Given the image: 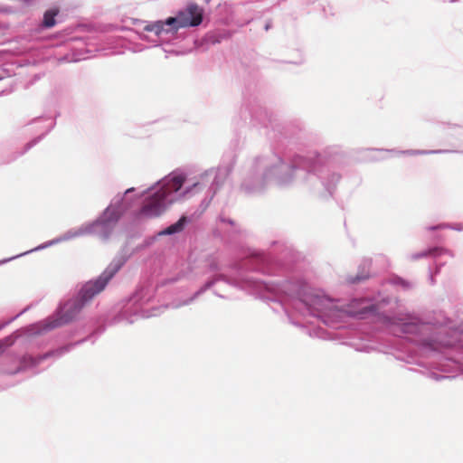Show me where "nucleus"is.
<instances>
[{"mask_svg":"<svg viewBox=\"0 0 463 463\" xmlns=\"http://www.w3.org/2000/svg\"><path fill=\"white\" fill-rule=\"evenodd\" d=\"M118 269L119 266L109 268L95 281L86 283L77 298L66 302L61 307L57 317H52L43 322V330H52L72 321L86 303L105 288Z\"/></svg>","mask_w":463,"mask_h":463,"instance_id":"f257e3e1","label":"nucleus"},{"mask_svg":"<svg viewBox=\"0 0 463 463\" xmlns=\"http://www.w3.org/2000/svg\"><path fill=\"white\" fill-rule=\"evenodd\" d=\"M184 183L183 175H175L165 180L162 186L146 197L140 210V215L154 218L161 215L167 207L178 199L177 192Z\"/></svg>","mask_w":463,"mask_h":463,"instance_id":"f03ea898","label":"nucleus"},{"mask_svg":"<svg viewBox=\"0 0 463 463\" xmlns=\"http://www.w3.org/2000/svg\"><path fill=\"white\" fill-rule=\"evenodd\" d=\"M203 9L196 4H190L183 11H180L175 17L166 19V24L174 30L179 28L197 26L203 21Z\"/></svg>","mask_w":463,"mask_h":463,"instance_id":"7ed1b4c3","label":"nucleus"},{"mask_svg":"<svg viewBox=\"0 0 463 463\" xmlns=\"http://www.w3.org/2000/svg\"><path fill=\"white\" fill-rule=\"evenodd\" d=\"M59 8H51L43 14V25L46 28L53 27L56 24L55 16L59 14Z\"/></svg>","mask_w":463,"mask_h":463,"instance_id":"20e7f679","label":"nucleus"},{"mask_svg":"<svg viewBox=\"0 0 463 463\" xmlns=\"http://www.w3.org/2000/svg\"><path fill=\"white\" fill-rule=\"evenodd\" d=\"M186 222V218L184 216L181 217L178 222L170 225L165 230H164L160 234L170 235L175 232H179L184 229V225Z\"/></svg>","mask_w":463,"mask_h":463,"instance_id":"39448f33","label":"nucleus"},{"mask_svg":"<svg viewBox=\"0 0 463 463\" xmlns=\"http://www.w3.org/2000/svg\"><path fill=\"white\" fill-rule=\"evenodd\" d=\"M166 25V20L165 22L159 21L156 24H152L149 28L150 31H155L157 34L160 33L162 31L165 30V26ZM167 26H169L167 24Z\"/></svg>","mask_w":463,"mask_h":463,"instance_id":"423d86ee","label":"nucleus"},{"mask_svg":"<svg viewBox=\"0 0 463 463\" xmlns=\"http://www.w3.org/2000/svg\"><path fill=\"white\" fill-rule=\"evenodd\" d=\"M2 348V345L0 344V349Z\"/></svg>","mask_w":463,"mask_h":463,"instance_id":"0eeeda50","label":"nucleus"}]
</instances>
